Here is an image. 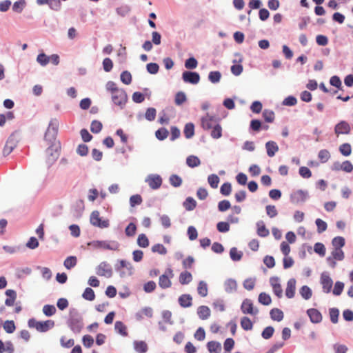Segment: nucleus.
Listing matches in <instances>:
<instances>
[{"instance_id": "5701e85b", "label": "nucleus", "mask_w": 353, "mask_h": 353, "mask_svg": "<svg viewBox=\"0 0 353 353\" xmlns=\"http://www.w3.org/2000/svg\"><path fill=\"white\" fill-rule=\"evenodd\" d=\"M207 347L210 353H220L222 348L221 343L214 341H209Z\"/></svg>"}, {"instance_id": "2eb2a0df", "label": "nucleus", "mask_w": 353, "mask_h": 353, "mask_svg": "<svg viewBox=\"0 0 353 353\" xmlns=\"http://www.w3.org/2000/svg\"><path fill=\"white\" fill-rule=\"evenodd\" d=\"M69 327L74 333H79L83 327L82 320L77 318H72L69 321Z\"/></svg>"}, {"instance_id": "a18cd8bd", "label": "nucleus", "mask_w": 353, "mask_h": 353, "mask_svg": "<svg viewBox=\"0 0 353 353\" xmlns=\"http://www.w3.org/2000/svg\"><path fill=\"white\" fill-rule=\"evenodd\" d=\"M211 137L214 139H219L222 136V128L217 123L212 128Z\"/></svg>"}, {"instance_id": "37998d69", "label": "nucleus", "mask_w": 353, "mask_h": 353, "mask_svg": "<svg viewBox=\"0 0 353 353\" xmlns=\"http://www.w3.org/2000/svg\"><path fill=\"white\" fill-rule=\"evenodd\" d=\"M137 244L141 248H147L149 245V241L145 234H141L137 238Z\"/></svg>"}, {"instance_id": "7ed1b4c3", "label": "nucleus", "mask_w": 353, "mask_h": 353, "mask_svg": "<svg viewBox=\"0 0 353 353\" xmlns=\"http://www.w3.org/2000/svg\"><path fill=\"white\" fill-rule=\"evenodd\" d=\"M174 273L171 268H168L165 273L159 276V285L162 289H167L171 287V279L173 278Z\"/></svg>"}, {"instance_id": "a211bd4d", "label": "nucleus", "mask_w": 353, "mask_h": 353, "mask_svg": "<svg viewBox=\"0 0 353 353\" xmlns=\"http://www.w3.org/2000/svg\"><path fill=\"white\" fill-rule=\"evenodd\" d=\"M270 284L272 287L273 292L276 296L281 298L283 294V290L281 285L279 283V279L276 277H273L270 279Z\"/></svg>"}, {"instance_id": "3c124183", "label": "nucleus", "mask_w": 353, "mask_h": 353, "mask_svg": "<svg viewBox=\"0 0 353 353\" xmlns=\"http://www.w3.org/2000/svg\"><path fill=\"white\" fill-rule=\"evenodd\" d=\"M3 329L7 333H13L16 329L14 321H6L3 323Z\"/></svg>"}, {"instance_id": "f704fd0d", "label": "nucleus", "mask_w": 353, "mask_h": 353, "mask_svg": "<svg viewBox=\"0 0 353 353\" xmlns=\"http://www.w3.org/2000/svg\"><path fill=\"white\" fill-rule=\"evenodd\" d=\"M330 157L331 155L330 152L325 149L321 150L318 154V158L322 163L327 162L330 159Z\"/></svg>"}, {"instance_id": "680f3d73", "label": "nucleus", "mask_w": 353, "mask_h": 353, "mask_svg": "<svg viewBox=\"0 0 353 353\" xmlns=\"http://www.w3.org/2000/svg\"><path fill=\"white\" fill-rule=\"evenodd\" d=\"M26 5L25 0H19L13 4L12 10L16 12H21Z\"/></svg>"}, {"instance_id": "69168bd1", "label": "nucleus", "mask_w": 353, "mask_h": 353, "mask_svg": "<svg viewBox=\"0 0 353 353\" xmlns=\"http://www.w3.org/2000/svg\"><path fill=\"white\" fill-rule=\"evenodd\" d=\"M315 223L317 226V232L319 233H322L327 230V223L323 220L317 219Z\"/></svg>"}, {"instance_id": "aec40b11", "label": "nucleus", "mask_w": 353, "mask_h": 353, "mask_svg": "<svg viewBox=\"0 0 353 353\" xmlns=\"http://www.w3.org/2000/svg\"><path fill=\"white\" fill-rule=\"evenodd\" d=\"M54 326V321L52 320H47L45 321H39L38 325L37 331L45 332L52 328Z\"/></svg>"}, {"instance_id": "393cba45", "label": "nucleus", "mask_w": 353, "mask_h": 353, "mask_svg": "<svg viewBox=\"0 0 353 353\" xmlns=\"http://www.w3.org/2000/svg\"><path fill=\"white\" fill-rule=\"evenodd\" d=\"M134 350L139 353H145L148 351V345L143 341H134L133 343Z\"/></svg>"}, {"instance_id": "9d476101", "label": "nucleus", "mask_w": 353, "mask_h": 353, "mask_svg": "<svg viewBox=\"0 0 353 353\" xmlns=\"http://www.w3.org/2000/svg\"><path fill=\"white\" fill-rule=\"evenodd\" d=\"M350 131V125L348 123L344 121L339 122L334 128V132L337 136H339L340 134H347Z\"/></svg>"}, {"instance_id": "79ce46f5", "label": "nucleus", "mask_w": 353, "mask_h": 353, "mask_svg": "<svg viewBox=\"0 0 353 353\" xmlns=\"http://www.w3.org/2000/svg\"><path fill=\"white\" fill-rule=\"evenodd\" d=\"M329 314L330 321L332 323H336L338 322L339 310L336 307H332L329 310Z\"/></svg>"}, {"instance_id": "c756f323", "label": "nucleus", "mask_w": 353, "mask_h": 353, "mask_svg": "<svg viewBox=\"0 0 353 353\" xmlns=\"http://www.w3.org/2000/svg\"><path fill=\"white\" fill-rule=\"evenodd\" d=\"M270 316L272 320L281 321L283 319V312L279 308H273L270 311Z\"/></svg>"}, {"instance_id": "423d86ee", "label": "nucleus", "mask_w": 353, "mask_h": 353, "mask_svg": "<svg viewBox=\"0 0 353 353\" xmlns=\"http://www.w3.org/2000/svg\"><path fill=\"white\" fill-rule=\"evenodd\" d=\"M218 123V120L208 114L201 119V126L205 130H209Z\"/></svg>"}, {"instance_id": "58836bf2", "label": "nucleus", "mask_w": 353, "mask_h": 353, "mask_svg": "<svg viewBox=\"0 0 353 353\" xmlns=\"http://www.w3.org/2000/svg\"><path fill=\"white\" fill-rule=\"evenodd\" d=\"M84 299L92 301L95 299L94 290L90 288H86L82 294Z\"/></svg>"}, {"instance_id": "dca6fc26", "label": "nucleus", "mask_w": 353, "mask_h": 353, "mask_svg": "<svg viewBox=\"0 0 353 353\" xmlns=\"http://www.w3.org/2000/svg\"><path fill=\"white\" fill-rule=\"evenodd\" d=\"M59 128V121L57 119H52L49 123L48 128L45 134V139H48V137L50 134H52L54 137L58 131Z\"/></svg>"}, {"instance_id": "f03ea898", "label": "nucleus", "mask_w": 353, "mask_h": 353, "mask_svg": "<svg viewBox=\"0 0 353 353\" xmlns=\"http://www.w3.org/2000/svg\"><path fill=\"white\" fill-rule=\"evenodd\" d=\"M90 223L95 227L99 228H107L110 226V221L108 219H102L100 216V213L97 210L93 211L90 216Z\"/></svg>"}, {"instance_id": "4468645a", "label": "nucleus", "mask_w": 353, "mask_h": 353, "mask_svg": "<svg viewBox=\"0 0 353 353\" xmlns=\"http://www.w3.org/2000/svg\"><path fill=\"white\" fill-rule=\"evenodd\" d=\"M331 254L332 258L329 257L327 258V260L329 261H332V266L334 268L336 265V262L334 260L342 261L344 259L345 255L343 250L339 249V248H337V249H334Z\"/></svg>"}, {"instance_id": "f3484780", "label": "nucleus", "mask_w": 353, "mask_h": 353, "mask_svg": "<svg viewBox=\"0 0 353 353\" xmlns=\"http://www.w3.org/2000/svg\"><path fill=\"white\" fill-rule=\"evenodd\" d=\"M296 290V280L290 279L287 283L285 295L288 298L292 299L294 296Z\"/></svg>"}, {"instance_id": "20e7f679", "label": "nucleus", "mask_w": 353, "mask_h": 353, "mask_svg": "<svg viewBox=\"0 0 353 353\" xmlns=\"http://www.w3.org/2000/svg\"><path fill=\"white\" fill-rule=\"evenodd\" d=\"M96 273L100 276L110 278L112 275V269L110 264L103 261L97 267Z\"/></svg>"}, {"instance_id": "e2e57ef3", "label": "nucleus", "mask_w": 353, "mask_h": 353, "mask_svg": "<svg viewBox=\"0 0 353 353\" xmlns=\"http://www.w3.org/2000/svg\"><path fill=\"white\" fill-rule=\"evenodd\" d=\"M274 329L272 326L266 327L262 332L261 336L265 339H269L274 334Z\"/></svg>"}, {"instance_id": "2f4dec72", "label": "nucleus", "mask_w": 353, "mask_h": 353, "mask_svg": "<svg viewBox=\"0 0 353 353\" xmlns=\"http://www.w3.org/2000/svg\"><path fill=\"white\" fill-rule=\"evenodd\" d=\"M185 138L190 139L194 134V125L192 123H188L185 125L183 130Z\"/></svg>"}, {"instance_id": "e433bc0d", "label": "nucleus", "mask_w": 353, "mask_h": 353, "mask_svg": "<svg viewBox=\"0 0 353 353\" xmlns=\"http://www.w3.org/2000/svg\"><path fill=\"white\" fill-rule=\"evenodd\" d=\"M241 326L244 330L248 331L252 329L253 323L248 317L243 316L241 320Z\"/></svg>"}, {"instance_id": "412c9836", "label": "nucleus", "mask_w": 353, "mask_h": 353, "mask_svg": "<svg viewBox=\"0 0 353 353\" xmlns=\"http://www.w3.org/2000/svg\"><path fill=\"white\" fill-rule=\"evenodd\" d=\"M152 315V309L150 307H145L136 314V318L137 320H142L144 317L151 318Z\"/></svg>"}, {"instance_id": "4be33fe9", "label": "nucleus", "mask_w": 353, "mask_h": 353, "mask_svg": "<svg viewBox=\"0 0 353 353\" xmlns=\"http://www.w3.org/2000/svg\"><path fill=\"white\" fill-rule=\"evenodd\" d=\"M192 298L190 294H182L179 298V303L183 307H190L192 304Z\"/></svg>"}, {"instance_id": "0e129e2a", "label": "nucleus", "mask_w": 353, "mask_h": 353, "mask_svg": "<svg viewBox=\"0 0 353 353\" xmlns=\"http://www.w3.org/2000/svg\"><path fill=\"white\" fill-rule=\"evenodd\" d=\"M156 109L154 108H149L145 114V117L147 120L152 121L155 119L156 117Z\"/></svg>"}, {"instance_id": "864d4df0", "label": "nucleus", "mask_w": 353, "mask_h": 353, "mask_svg": "<svg viewBox=\"0 0 353 353\" xmlns=\"http://www.w3.org/2000/svg\"><path fill=\"white\" fill-rule=\"evenodd\" d=\"M332 243L334 247V249H341L342 247L345 245V239L342 236H336L332 239Z\"/></svg>"}, {"instance_id": "774afa93", "label": "nucleus", "mask_w": 353, "mask_h": 353, "mask_svg": "<svg viewBox=\"0 0 353 353\" xmlns=\"http://www.w3.org/2000/svg\"><path fill=\"white\" fill-rule=\"evenodd\" d=\"M232 191V185L230 183H224L220 189L221 193L224 196H228Z\"/></svg>"}, {"instance_id": "bb28decb", "label": "nucleus", "mask_w": 353, "mask_h": 353, "mask_svg": "<svg viewBox=\"0 0 353 353\" xmlns=\"http://www.w3.org/2000/svg\"><path fill=\"white\" fill-rule=\"evenodd\" d=\"M179 280L182 285L188 284L192 280V274L188 271L182 272L179 275Z\"/></svg>"}, {"instance_id": "de8ad7c7", "label": "nucleus", "mask_w": 353, "mask_h": 353, "mask_svg": "<svg viewBox=\"0 0 353 353\" xmlns=\"http://www.w3.org/2000/svg\"><path fill=\"white\" fill-rule=\"evenodd\" d=\"M196 203L195 200L192 197H188L185 199L183 203V206L187 210H192L195 208Z\"/></svg>"}, {"instance_id": "9b49d317", "label": "nucleus", "mask_w": 353, "mask_h": 353, "mask_svg": "<svg viewBox=\"0 0 353 353\" xmlns=\"http://www.w3.org/2000/svg\"><path fill=\"white\" fill-rule=\"evenodd\" d=\"M321 284L325 293H329L332 287V280L329 275L323 273L321 276Z\"/></svg>"}, {"instance_id": "cd10ccee", "label": "nucleus", "mask_w": 353, "mask_h": 353, "mask_svg": "<svg viewBox=\"0 0 353 353\" xmlns=\"http://www.w3.org/2000/svg\"><path fill=\"white\" fill-rule=\"evenodd\" d=\"M6 294L9 296V298L6 299L5 304L8 306L13 305L17 297L16 292L13 290H7Z\"/></svg>"}, {"instance_id": "5fc2aeb1", "label": "nucleus", "mask_w": 353, "mask_h": 353, "mask_svg": "<svg viewBox=\"0 0 353 353\" xmlns=\"http://www.w3.org/2000/svg\"><path fill=\"white\" fill-rule=\"evenodd\" d=\"M151 250L153 252H157L162 255H164L167 253V249L165 248V247L160 243L154 245L152 247Z\"/></svg>"}, {"instance_id": "6e6552de", "label": "nucleus", "mask_w": 353, "mask_h": 353, "mask_svg": "<svg viewBox=\"0 0 353 353\" xmlns=\"http://www.w3.org/2000/svg\"><path fill=\"white\" fill-rule=\"evenodd\" d=\"M183 80L185 83L197 84L200 81V76L196 72L185 71L182 74Z\"/></svg>"}, {"instance_id": "8fccbe9b", "label": "nucleus", "mask_w": 353, "mask_h": 353, "mask_svg": "<svg viewBox=\"0 0 353 353\" xmlns=\"http://www.w3.org/2000/svg\"><path fill=\"white\" fill-rule=\"evenodd\" d=\"M208 181L212 188H216L219 183V178L216 174H210L208 176Z\"/></svg>"}, {"instance_id": "bf43d9fd", "label": "nucleus", "mask_w": 353, "mask_h": 353, "mask_svg": "<svg viewBox=\"0 0 353 353\" xmlns=\"http://www.w3.org/2000/svg\"><path fill=\"white\" fill-rule=\"evenodd\" d=\"M170 183L174 187H179L182 183V179L176 174H172L170 177Z\"/></svg>"}, {"instance_id": "a19ab883", "label": "nucleus", "mask_w": 353, "mask_h": 353, "mask_svg": "<svg viewBox=\"0 0 353 353\" xmlns=\"http://www.w3.org/2000/svg\"><path fill=\"white\" fill-rule=\"evenodd\" d=\"M114 328L122 336H127L126 326L121 321H117L114 324Z\"/></svg>"}, {"instance_id": "603ef678", "label": "nucleus", "mask_w": 353, "mask_h": 353, "mask_svg": "<svg viewBox=\"0 0 353 353\" xmlns=\"http://www.w3.org/2000/svg\"><path fill=\"white\" fill-rule=\"evenodd\" d=\"M168 130L164 128L159 129L155 132L156 137L161 141L165 139L168 137Z\"/></svg>"}, {"instance_id": "09e8293b", "label": "nucleus", "mask_w": 353, "mask_h": 353, "mask_svg": "<svg viewBox=\"0 0 353 353\" xmlns=\"http://www.w3.org/2000/svg\"><path fill=\"white\" fill-rule=\"evenodd\" d=\"M56 311V307L53 305H45L43 307V312L47 316L54 315Z\"/></svg>"}, {"instance_id": "c9c22d12", "label": "nucleus", "mask_w": 353, "mask_h": 353, "mask_svg": "<svg viewBox=\"0 0 353 353\" xmlns=\"http://www.w3.org/2000/svg\"><path fill=\"white\" fill-rule=\"evenodd\" d=\"M77 263V259L76 256H70L65 259L64 261L63 265L65 268L70 270L74 268Z\"/></svg>"}, {"instance_id": "f8f14e48", "label": "nucleus", "mask_w": 353, "mask_h": 353, "mask_svg": "<svg viewBox=\"0 0 353 353\" xmlns=\"http://www.w3.org/2000/svg\"><path fill=\"white\" fill-rule=\"evenodd\" d=\"M307 197V193L303 190H297L290 195V201L292 203L298 204L304 202Z\"/></svg>"}, {"instance_id": "4c0bfd02", "label": "nucleus", "mask_w": 353, "mask_h": 353, "mask_svg": "<svg viewBox=\"0 0 353 353\" xmlns=\"http://www.w3.org/2000/svg\"><path fill=\"white\" fill-rule=\"evenodd\" d=\"M299 293L305 300L310 299L312 295L311 289L307 285L302 286L299 290Z\"/></svg>"}, {"instance_id": "ddd939ff", "label": "nucleus", "mask_w": 353, "mask_h": 353, "mask_svg": "<svg viewBox=\"0 0 353 353\" xmlns=\"http://www.w3.org/2000/svg\"><path fill=\"white\" fill-rule=\"evenodd\" d=\"M307 314L313 323H319L321 322L323 316L321 313L315 308H310L307 310Z\"/></svg>"}, {"instance_id": "6e6d98bb", "label": "nucleus", "mask_w": 353, "mask_h": 353, "mask_svg": "<svg viewBox=\"0 0 353 353\" xmlns=\"http://www.w3.org/2000/svg\"><path fill=\"white\" fill-rule=\"evenodd\" d=\"M121 81L125 85H129L132 82V75L128 71H123L121 74Z\"/></svg>"}, {"instance_id": "f257e3e1", "label": "nucleus", "mask_w": 353, "mask_h": 353, "mask_svg": "<svg viewBox=\"0 0 353 353\" xmlns=\"http://www.w3.org/2000/svg\"><path fill=\"white\" fill-rule=\"evenodd\" d=\"M88 245L92 249L98 250H118L119 248V243L117 241H92L88 243Z\"/></svg>"}, {"instance_id": "473e14b6", "label": "nucleus", "mask_w": 353, "mask_h": 353, "mask_svg": "<svg viewBox=\"0 0 353 353\" xmlns=\"http://www.w3.org/2000/svg\"><path fill=\"white\" fill-rule=\"evenodd\" d=\"M230 256L232 261H240L243 256V252L239 251L236 248H232L230 250Z\"/></svg>"}, {"instance_id": "c85d7f7f", "label": "nucleus", "mask_w": 353, "mask_h": 353, "mask_svg": "<svg viewBox=\"0 0 353 353\" xmlns=\"http://www.w3.org/2000/svg\"><path fill=\"white\" fill-rule=\"evenodd\" d=\"M257 225V234L261 237H266L269 235V230L266 228L263 221H259L256 223Z\"/></svg>"}, {"instance_id": "b1692460", "label": "nucleus", "mask_w": 353, "mask_h": 353, "mask_svg": "<svg viewBox=\"0 0 353 353\" xmlns=\"http://www.w3.org/2000/svg\"><path fill=\"white\" fill-rule=\"evenodd\" d=\"M197 314L202 320L207 319L210 316V310L208 306L201 305L198 307Z\"/></svg>"}, {"instance_id": "338daca9", "label": "nucleus", "mask_w": 353, "mask_h": 353, "mask_svg": "<svg viewBox=\"0 0 353 353\" xmlns=\"http://www.w3.org/2000/svg\"><path fill=\"white\" fill-rule=\"evenodd\" d=\"M198 62L194 57L188 59L185 62V67L187 69H194L197 67Z\"/></svg>"}, {"instance_id": "a878e982", "label": "nucleus", "mask_w": 353, "mask_h": 353, "mask_svg": "<svg viewBox=\"0 0 353 353\" xmlns=\"http://www.w3.org/2000/svg\"><path fill=\"white\" fill-rule=\"evenodd\" d=\"M225 290L228 293H232L237 289V283L234 279H229L224 283Z\"/></svg>"}, {"instance_id": "72a5a7b5", "label": "nucleus", "mask_w": 353, "mask_h": 353, "mask_svg": "<svg viewBox=\"0 0 353 353\" xmlns=\"http://www.w3.org/2000/svg\"><path fill=\"white\" fill-rule=\"evenodd\" d=\"M186 163L190 168H195L201 164V161L197 157L190 155L186 159Z\"/></svg>"}, {"instance_id": "6ab92c4d", "label": "nucleus", "mask_w": 353, "mask_h": 353, "mask_svg": "<svg viewBox=\"0 0 353 353\" xmlns=\"http://www.w3.org/2000/svg\"><path fill=\"white\" fill-rule=\"evenodd\" d=\"M267 150V154L270 157H272L275 155L276 152L279 151V146L276 142L273 141H269L265 144Z\"/></svg>"}, {"instance_id": "4d7b16f0", "label": "nucleus", "mask_w": 353, "mask_h": 353, "mask_svg": "<svg viewBox=\"0 0 353 353\" xmlns=\"http://www.w3.org/2000/svg\"><path fill=\"white\" fill-rule=\"evenodd\" d=\"M50 58L44 53H41L37 56V61L42 66L46 65L50 62Z\"/></svg>"}, {"instance_id": "c03bdc74", "label": "nucleus", "mask_w": 353, "mask_h": 353, "mask_svg": "<svg viewBox=\"0 0 353 353\" xmlns=\"http://www.w3.org/2000/svg\"><path fill=\"white\" fill-rule=\"evenodd\" d=\"M263 117L266 122L272 123L274 120L275 114L272 110H264Z\"/></svg>"}, {"instance_id": "1a4fd4ad", "label": "nucleus", "mask_w": 353, "mask_h": 353, "mask_svg": "<svg viewBox=\"0 0 353 353\" xmlns=\"http://www.w3.org/2000/svg\"><path fill=\"white\" fill-rule=\"evenodd\" d=\"M241 310L242 312L245 314H249L255 315L258 313V310L254 309L253 303L250 299H245L241 306Z\"/></svg>"}, {"instance_id": "7c9ffc66", "label": "nucleus", "mask_w": 353, "mask_h": 353, "mask_svg": "<svg viewBox=\"0 0 353 353\" xmlns=\"http://www.w3.org/2000/svg\"><path fill=\"white\" fill-rule=\"evenodd\" d=\"M197 292H198V294L202 297H205L208 295V285L205 281H201L199 283L198 287H197Z\"/></svg>"}, {"instance_id": "0eeeda50", "label": "nucleus", "mask_w": 353, "mask_h": 353, "mask_svg": "<svg viewBox=\"0 0 353 353\" xmlns=\"http://www.w3.org/2000/svg\"><path fill=\"white\" fill-rule=\"evenodd\" d=\"M150 188L157 190L159 188L162 184V178L158 174H150L145 179Z\"/></svg>"}, {"instance_id": "49530a36", "label": "nucleus", "mask_w": 353, "mask_h": 353, "mask_svg": "<svg viewBox=\"0 0 353 353\" xmlns=\"http://www.w3.org/2000/svg\"><path fill=\"white\" fill-rule=\"evenodd\" d=\"M340 152L345 157L350 156L352 152V148L350 143H343L339 147Z\"/></svg>"}, {"instance_id": "052dcab7", "label": "nucleus", "mask_w": 353, "mask_h": 353, "mask_svg": "<svg viewBox=\"0 0 353 353\" xmlns=\"http://www.w3.org/2000/svg\"><path fill=\"white\" fill-rule=\"evenodd\" d=\"M102 127V123L100 121L94 120L91 123L90 130L93 133H99L101 132Z\"/></svg>"}, {"instance_id": "39448f33", "label": "nucleus", "mask_w": 353, "mask_h": 353, "mask_svg": "<svg viewBox=\"0 0 353 353\" xmlns=\"http://www.w3.org/2000/svg\"><path fill=\"white\" fill-rule=\"evenodd\" d=\"M112 100L115 105L122 106L127 101V95L123 89L116 90V92L111 94Z\"/></svg>"}, {"instance_id": "ea45409f", "label": "nucleus", "mask_w": 353, "mask_h": 353, "mask_svg": "<svg viewBox=\"0 0 353 353\" xmlns=\"http://www.w3.org/2000/svg\"><path fill=\"white\" fill-rule=\"evenodd\" d=\"M259 302L264 305H268L271 303L272 299L269 294L261 292L259 296Z\"/></svg>"}, {"instance_id": "13d9d810", "label": "nucleus", "mask_w": 353, "mask_h": 353, "mask_svg": "<svg viewBox=\"0 0 353 353\" xmlns=\"http://www.w3.org/2000/svg\"><path fill=\"white\" fill-rule=\"evenodd\" d=\"M221 77V74L219 71L210 72L208 76L209 80L213 83H218L220 81Z\"/></svg>"}]
</instances>
